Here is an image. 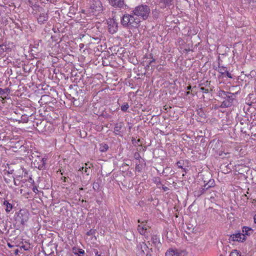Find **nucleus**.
<instances>
[{
  "label": "nucleus",
  "mask_w": 256,
  "mask_h": 256,
  "mask_svg": "<svg viewBox=\"0 0 256 256\" xmlns=\"http://www.w3.org/2000/svg\"><path fill=\"white\" fill-rule=\"evenodd\" d=\"M108 148V146L106 144H102L100 148V151L102 152H106Z\"/></svg>",
  "instance_id": "a211bd4d"
},
{
  "label": "nucleus",
  "mask_w": 256,
  "mask_h": 256,
  "mask_svg": "<svg viewBox=\"0 0 256 256\" xmlns=\"http://www.w3.org/2000/svg\"><path fill=\"white\" fill-rule=\"evenodd\" d=\"M29 218V214L26 210H20L16 216V220L21 224L24 225Z\"/></svg>",
  "instance_id": "20e7f679"
},
{
  "label": "nucleus",
  "mask_w": 256,
  "mask_h": 256,
  "mask_svg": "<svg viewBox=\"0 0 256 256\" xmlns=\"http://www.w3.org/2000/svg\"><path fill=\"white\" fill-rule=\"evenodd\" d=\"M201 90L204 93L208 92V90L204 88H200Z\"/></svg>",
  "instance_id": "b1692460"
},
{
  "label": "nucleus",
  "mask_w": 256,
  "mask_h": 256,
  "mask_svg": "<svg viewBox=\"0 0 256 256\" xmlns=\"http://www.w3.org/2000/svg\"><path fill=\"white\" fill-rule=\"evenodd\" d=\"M108 28L109 32L114 34L118 30V23L114 19H110L108 21Z\"/></svg>",
  "instance_id": "6e6552de"
},
{
  "label": "nucleus",
  "mask_w": 256,
  "mask_h": 256,
  "mask_svg": "<svg viewBox=\"0 0 256 256\" xmlns=\"http://www.w3.org/2000/svg\"><path fill=\"white\" fill-rule=\"evenodd\" d=\"M190 94V92H186V94Z\"/></svg>",
  "instance_id": "72a5a7b5"
},
{
  "label": "nucleus",
  "mask_w": 256,
  "mask_h": 256,
  "mask_svg": "<svg viewBox=\"0 0 256 256\" xmlns=\"http://www.w3.org/2000/svg\"><path fill=\"white\" fill-rule=\"evenodd\" d=\"M1 48H2V46H0V49H1Z\"/></svg>",
  "instance_id": "c9c22d12"
},
{
  "label": "nucleus",
  "mask_w": 256,
  "mask_h": 256,
  "mask_svg": "<svg viewBox=\"0 0 256 256\" xmlns=\"http://www.w3.org/2000/svg\"><path fill=\"white\" fill-rule=\"evenodd\" d=\"M185 250L179 249L170 248L166 252L165 256H186Z\"/></svg>",
  "instance_id": "39448f33"
},
{
  "label": "nucleus",
  "mask_w": 256,
  "mask_h": 256,
  "mask_svg": "<svg viewBox=\"0 0 256 256\" xmlns=\"http://www.w3.org/2000/svg\"><path fill=\"white\" fill-rule=\"evenodd\" d=\"M129 108V105L128 103H124L121 106V110L123 112H126Z\"/></svg>",
  "instance_id": "412c9836"
},
{
  "label": "nucleus",
  "mask_w": 256,
  "mask_h": 256,
  "mask_svg": "<svg viewBox=\"0 0 256 256\" xmlns=\"http://www.w3.org/2000/svg\"><path fill=\"white\" fill-rule=\"evenodd\" d=\"M48 20V14L45 12L40 13L38 18V22L40 24H44V22H46Z\"/></svg>",
  "instance_id": "9b49d317"
},
{
  "label": "nucleus",
  "mask_w": 256,
  "mask_h": 256,
  "mask_svg": "<svg viewBox=\"0 0 256 256\" xmlns=\"http://www.w3.org/2000/svg\"><path fill=\"white\" fill-rule=\"evenodd\" d=\"M190 89H191V86H188L187 87V90H190Z\"/></svg>",
  "instance_id": "7c9ffc66"
},
{
  "label": "nucleus",
  "mask_w": 256,
  "mask_h": 256,
  "mask_svg": "<svg viewBox=\"0 0 256 256\" xmlns=\"http://www.w3.org/2000/svg\"><path fill=\"white\" fill-rule=\"evenodd\" d=\"M6 90L4 89L0 88V94L2 96H4V98H6V96H4V94H6Z\"/></svg>",
  "instance_id": "4be33fe9"
},
{
  "label": "nucleus",
  "mask_w": 256,
  "mask_h": 256,
  "mask_svg": "<svg viewBox=\"0 0 256 256\" xmlns=\"http://www.w3.org/2000/svg\"><path fill=\"white\" fill-rule=\"evenodd\" d=\"M90 11L94 14H98L102 12L103 6L100 0H92L90 4Z\"/></svg>",
  "instance_id": "7ed1b4c3"
},
{
  "label": "nucleus",
  "mask_w": 256,
  "mask_h": 256,
  "mask_svg": "<svg viewBox=\"0 0 256 256\" xmlns=\"http://www.w3.org/2000/svg\"><path fill=\"white\" fill-rule=\"evenodd\" d=\"M33 191L34 192H36V191H38L37 188H33Z\"/></svg>",
  "instance_id": "cd10ccee"
},
{
  "label": "nucleus",
  "mask_w": 256,
  "mask_h": 256,
  "mask_svg": "<svg viewBox=\"0 0 256 256\" xmlns=\"http://www.w3.org/2000/svg\"><path fill=\"white\" fill-rule=\"evenodd\" d=\"M78 252L80 254H84V250L80 248L78 250Z\"/></svg>",
  "instance_id": "393cba45"
},
{
  "label": "nucleus",
  "mask_w": 256,
  "mask_h": 256,
  "mask_svg": "<svg viewBox=\"0 0 256 256\" xmlns=\"http://www.w3.org/2000/svg\"><path fill=\"white\" fill-rule=\"evenodd\" d=\"M4 204L6 206V211L7 212H9L11 211V210L12 209V205L10 203L8 202L6 200H4Z\"/></svg>",
  "instance_id": "dca6fc26"
},
{
  "label": "nucleus",
  "mask_w": 256,
  "mask_h": 256,
  "mask_svg": "<svg viewBox=\"0 0 256 256\" xmlns=\"http://www.w3.org/2000/svg\"><path fill=\"white\" fill-rule=\"evenodd\" d=\"M8 246L10 248H12V246L10 243L8 244Z\"/></svg>",
  "instance_id": "c756f323"
},
{
  "label": "nucleus",
  "mask_w": 256,
  "mask_h": 256,
  "mask_svg": "<svg viewBox=\"0 0 256 256\" xmlns=\"http://www.w3.org/2000/svg\"><path fill=\"white\" fill-rule=\"evenodd\" d=\"M109 4L114 8H122L125 6L124 0H108Z\"/></svg>",
  "instance_id": "1a4fd4ad"
},
{
  "label": "nucleus",
  "mask_w": 256,
  "mask_h": 256,
  "mask_svg": "<svg viewBox=\"0 0 256 256\" xmlns=\"http://www.w3.org/2000/svg\"><path fill=\"white\" fill-rule=\"evenodd\" d=\"M176 166L178 168H182V164L180 162H178L177 163H176Z\"/></svg>",
  "instance_id": "5701e85b"
},
{
  "label": "nucleus",
  "mask_w": 256,
  "mask_h": 256,
  "mask_svg": "<svg viewBox=\"0 0 256 256\" xmlns=\"http://www.w3.org/2000/svg\"><path fill=\"white\" fill-rule=\"evenodd\" d=\"M138 222L140 223L138 226V232L142 235H146L147 232V230L149 228L147 222L145 220L140 222V220H138Z\"/></svg>",
  "instance_id": "0eeeda50"
},
{
  "label": "nucleus",
  "mask_w": 256,
  "mask_h": 256,
  "mask_svg": "<svg viewBox=\"0 0 256 256\" xmlns=\"http://www.w3.org/2000/svg\"><path fill=\"white\" fill-rule=\"evenodd\" d=\"M154 61V60H151L150 62H149V64H150L153 62Z\"/></svg>",
  "instance_id": "2f4dec72"
},
{
  "label": "nucleus",
  "mask_w": 256,
  "mask_h": 256,
  "mask_svg": "<svg viewBox=\"0 0 256 256\" xmlns=\"http://www.w3.org/2000/svg\"><path fill=\"white\" fill-rule=\"evenodd\" d=\"M253 230L248 226H244L242 230V233L244 236V238H246V236H250L253 233Z\"/></svg>",
  "instance_id": "f8f14e48"
},
{
  "label": "nucleus",
  "mask_w": 256,
  "mask_h": 256,
  "mask_svg": "<svg viewBox=\"0 0 256 256\" xmlns=\"http://www.w3.org/2000/svg\"><path fill=\"white\" fill-rule=\"evenodd\" d=\"M152 241L156 246L159 247L160 246V238L158 236H153L152 237Z\"/></svg>",
  "instance_id": "4468645a"
},
{
  "label": "nucleus",
  "mask_w": 256,
  "mask_h": 256,
  "mask_svg": "<svg viewBox=\"0 0 256 256\" xmlns=\"http://www.w3.org/2000/svg\"><path fill=\"white\" fill-rule=\"evenodd\" d=\"M254 222L256 224V214L254 215Z\"/></svg>",
  "instance_id": "c85d7f7f"
},
{
  "label": "nucleus",
  "mask_w": 256,
  "mask_h": 256,
  "mask_svg": "<svg viewBox=\"0 0 256 256\" xmlns=\"http://www.w3.org/2000/svg\"><path fill=\"white\" fill-rule=\"evenodd\" d=\"M218 71L221 74H224L226 72L227 68L226 67L223 66H218Z\"/></svg>",
  "instance_id": "f3484780"
},
{
  "label": "nucleus",
  "mask_w": 256,
  "mask_h": 256,
  "mask_svg": "<svg viewBox=\"0 0 256 256\" xmlns=\"http://www.w3.org/2000/svg\"><path fill=\"white\" fill-rule=\"evenodd\" d=\"M84 167H82V170H84Z\"/></svg>",
  "instance_id": "f704fd0d"
},
{
  "label": "nucleus",
  "mask_w": 256,
  "mask_h": 256,
  "mask_svg": "<svg viewBox=\"0 0 256 256\" xmlns=\"http://www.w3.org/2000/svg\"><path fill=\"white\" fill-rule=\"evenodd\" d=\"M140 20L136 17L132 12L126 14L120 18L122 25L130 30H133L138 28L140 26Z\"/></svg>",
  "instance_id": "f257e3e1"
},
{
  "label": "nucleus",
  "mask_w": 256,
  "mask_h": 256,
  "mask_svg": "<svg viewBox=\"0 0 256 256\" xmlns=\"http://www.w3.org/2000/svg\"><path fill=\"white\" fill-rule=\"evenodd\" d=\"M246 240V238L242 233H236L230 236V240L234 242H243Z\"/></svg>",
  "instance_id": "9d476101"
},
{
  "label": "nucleus",
  "mask_w": 256,
  "mask_h": 256,
  "mask_svg": "<svg viewBox=\"0 0 256 256\" xmlns=\"http://www.w3.org/2000/svg\"><path fill=\"white\" fill-rule=\"evenodd\" d=\"M230 256H241V254L238 250H234L230 253Z\"/></svg>",
  "instance_id": "6ab92c4d"
},
{
  "label": "nucleus",
  "mask_w": 256,
  "mask_h": 256,
  "mask_svg": "<svg viewBox=\"0 0 256 256\" xmlns=\"http://www.w3.org/2000/svg\"><path fill=\"white\" fill-rule=\"evenodd\" d=\"M138 252V256H144L146 254L148 255L150 249L144 242H140L137 246Z\"/></svg>",
  "instance_id": "423d86ee"
},
{
  "label": "nucleus",
  "mask_w": 256,
  "mask_h": 256,
  "mask_svg": "<svg viewBox=\"0 0 256 256\" xmlns=\"http://www.w3.org/2000/svg\"><path fill=\"white\" fill-rule=\"evenodd\" d=\"M172 0H160V5L161 8H166L172 4Z\"/></svg>",
  "instance_id": "ddd939ff"
},
{
  "label": "nucleus",
  "mask_w": 256,
  "mask_h": 256,
  "mask_svg": "<svg viewBox=\"0 0 256 256\" xmlns=\"http://www.w3.org/2000/svg\"><path fill=\"white\" fill-rule=\"evenodd\" d=\"M122 127V123L116 124V125L114 127V131L116 132V134H118L117 132H120V130L121 129Z\"/></svg>",
  "instance_id": "aec40b11"
},
{
  "label": "nucleus",
  "mask_w": 256,
  "mask_h": 256,
  "mask_svg": "<svg viewBox=\"0 0 256 256\" xmlns=\"http://www.w3.org/2000/svg\"><path fill=\"white\" fill-rule=\"evenodd\" d=\"M87 170H88V168H84V172H87Z\"/></svg>",
  "instance_id": "473e14b6"
},
{
  "label": "nucleus",
  "mask_w": 256,
  "mask_h": 256,
  "mask_svg": "<svg viewBox=\"0 0 256 256\" xmlns=\"http://www.w3.org/2000/svg\"><path fill=\"white\" fill-rule=\"evenodd\" d=\"M150 10L146 5H140L136 6L132 10V12L136 17L142 18L143 20H146L150 14Z\"/></svg>",
  "instance_id": "f03ea898"
},
{
  "label": "nucleus",
  "mask_w": 256,
  "mask_h": 256,
  "mask_svg": "<svg viewBox=\"0 0 256 256\" xmlns=\"http://www.w3.org/2000/svg\"><path fill=\"white\" fill-rule=\"evenodd\" d=\"M225 74H226L227 76L229 78H232V74L228 70Z\"/></svg>",
  "instance_id": "a878e982"
},
{
  "label": "nucleus",
  "mask_w": 256,
  "mask_h": 256,
  "mask_svg": "<svg viewBox=\"0 0 256 256\" xmlns=\"http://www.w3.org/2000/svg\"><path fill=\"white\" fill-rule=\"evenodd\" d=\"M232 101L230 100H224L221 104V107L223 108H228L232 106Z\"/></svg>",
  "instance_id": "2eb2a0df"
},
{
  "label": "nucleus",
  "mask_w": 256,
  "mask_h": 256,
  "mask_svg": "<svg viewBox=\"0 0 256 256\" xmlns=\"http://www.w3.org/2000/svg\"><path fill=\"white\" fill-rule=\"evenodd\" d=\"M220 256H223L222 255H220Z\"/></svg>",
  "instance_id": "e433bc0d"
},
{
  "label": "nucleus",
  "mask_w": 256,
  "mask_h": 256,
  "mask_svg": "<svg viewBox=\"0 0 256 256\" xmlns=\"http://www.w3.org/2000/svg\"><path fill=\"white\" fill-rule=\"evenodd\" d=\"M45 161H46V160H44V158H42V166H44V164H45Z\"/></svg>",
  "instance_id": "bb28decb"
}]
</instances>
